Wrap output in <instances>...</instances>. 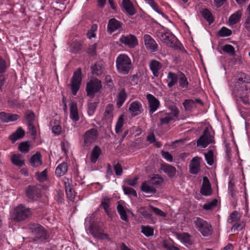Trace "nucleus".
Segmentation results:
<instances>
[{
  "label": "nucleus",
  "instance_id": "f257e3e1",
  "mask_svg": "<svg viewBox=\"0 0 250 250\" xmlns=\"http://www.w3.org/2000/svg\"><path fill=\"white\" fill-rule=\"evenodd\" d=\"M28 229L34 236L33 238L34 242L42 243L49 237L47 231L39 224L30 223L28 225Z\"/></svg>",
  "mask_w": 250,
  "mask_h": 250
},
{
  "label": "nucleus",
  "instance_id": "f03ea898",
  "mask_svg": "<svg viewBox=\"0 0 250 250\" xmlns=\"http://www.w3.org/2000/svg\"><path fill=\"white\" fill-rule=\"evenodd\" d=\"M130 58L125 54H120L116 60V66L118 72L123 75L128 74L132 68Z\"/></svg>",
  "mask_w": 250,
  "mask_h": 250
},
{
  "label": "nucleus",
  "instance_id": "7ed1b4c3",
  "mask_svg": "<svg viewBox=\"0 0 250 250\" xmlns=\"http://www.w3.org/2000/svg\"><path fill=\"white\" fill-rule=\"evenodd\" d=\"M32 213L29 208L20 205L16 207L11 215V219L16 222L25 220L31 216Z\"/></svg>",
  "mask_w": 250,
  "mask_h": 250
},
{
  "label": "nucleus",
  "instance_id": "20e7f679",
  "mask_svg": "<svg viewBox=\"0 0 250 250\" xmlns=\"http://www.w3.org/2000/svg\"><path fill=\"white\" fill-rule=\"evenodd\" d=\"M193 223L196 228L199 231L203 236L208 237L212 233V229L210 224L207 221L200 217L194 218Z\"/></svg>",
  "mask_w": 250,
  "mask_h": 250
},
{
  "label": "nucleus",
  "instance_id": "39448f33",
  "mask_svg": "<svg viewBox=\"0 0 250 250\" xmlns=\"http://www.w3.org/2000/svg\"><path fill=\"white\" fill-rule=\"evenodd\" d=\"M234 89L237 92L247 91V84L250 83V77L244 73H239L236 76Z\"/></svg>",
  "mask_w": 250,
  "mask_h": 250
},
{
  "label": "nucleus",
  "instance_id": "423d86ee",
  "mask_svg": "<svg viewBox=\"0 0 250 250\" xmlns=\"http://www.w3.org/2000/svg\"><path fill=\"white\" fill-rule=\"evenodd\" d=\"M98 136V131L95 128L87 130L83 136L84 148H89L91 144L97 141Z\"/></svg>",
  "mask_w": 250,
  "mask_h": 250
},
{
  "label": "nucleus",
  "instance_id": "0eeeda50",
  "mask_svg": "<svg viewBox=\"0 0 250 250\" xmlns=\"http://www.w3.org/2000/svg\"><path fill=\"white\" fill-rule=\"evenodd\" d=\"M102 87L101 81L97 79L90 81L86 85L87 95L91 98H93L95 94L99 92Z\"/></svg>",
  "mask_w": 250,
  "mask_h": 250
},
{
  "label": "nucleus",
  "instance_id": "6e6552de",
  "mask_svg": "<svg viewBox=\"0 0 250 250\" xmlns=\"http://www.w3.org/2000/svg\"><path fill=\"white\" fill-rule=\"evenodd\" d=\"M82 71L81 68H78L73 74L71 78V88L72 93L73 95H76L78 91L79 90L82 81Z\"/></svg>",
  "mask_w": 250,
  "mask_h": 250
},
{
  "label": "nucleus",
  "instance_id": "1a4fd4ad",
  "mask_svg": "<svg viewBox=\"0 0 250 250\" xmlns=\"http://www.w3.org/2000/svg\"><path fill=\"white\" fill-rule=\"evenodd\" d=\"M156 35L158 38L167 45L170 47L174 46L175 38L171 33L160 30L157 31Z\"/></svg>",
  "mask_w": 250,
  "mask_h": 250
},
{
  "label": "nucleus",
  "instance_id": "9d476101",
  "mask_svg": "<svg viewBox=\"0 0 250 250\" xmlns=\"http://www.w3.org/2000/svg\"><path fill=\"white\" fill-rule=\"evenodd\" d=\"M119 41L122 43L131 48H134L138 44L137 38L132 34L123 35L120 37Z\"/></svg>",
  "mask_w": 250,
  "mask_h": 250
},
{
  "label": "nucleus",
  "instance_id": "9b49d317",
  "mask_svg": "<svg viewBox=\"0 0 250 250\" xmlns=\"http://www.w3.org/2000/svg\"><path fill=\"white\" fill-rule=\"evenodd\" d=\"M114 110V108L112 104H109L106 106L102 119V123L104 125H111L112 123Z\"/></svg>",
  "mask_w": 250,
  "mask_h": 250
},
{
  "label": "nucleus",
  "instance_id": "f8f14e48",
  "mask_svg": "<svg viewBox=\"0 0 250 250\" xmlns=\"http://www.w3.org/2000/svg\"><path fill=\"white\" fill-rule=\"evenodd\" d=\"M26 196L29 199L36 200L41 196V189L37 186H29L26 189Z\"/></svg>",
  "mask_w": 250,
  "mask_h": 250
},
{
  "label": "nucleus",
  "instance_id": "ddd939ff",
  "mask_svg": "<svg viewBox=\"0 0 250 250\" xmlns=\"http://www.w3.org/2000/svg\"><path fill=\"white\" fill-rule=\"evenodd\" d=\"M196 103L201 105H203V102L199 99L197 98L195 100L192 99H186L183 103V105L186 111L191 112L193 109L196 108Z\"/></svg>",
  "mask_w": 250,
  "mask_h": 250
},
{
  "label": "nucleus",
  "instance_id": "4468645a",
  "mask_svg": "<svg viewBox=\"0 0 250 250\" xmlns=\"http://www.w3.org/2000/svg\"><path fill=\"white\" fill-rule=\"evenodd\" d=\"M145 45L146 49L151 52H156L158 50V44L148 34L144 36Z\"/></svg>",
  "mask_w": 250,
  "mask_h": 250
},
{
  "label": "nucleus",
  "instance_id": "2eb2a0df",
  "mask_svg": "<svg viewBox=\"0 0 250 250\" xmlns=\"http://www.w3.org/2000/svg\"><path fill=\"white\" fill-rule=\"evenodd\" d=\"M128 110L130 112L131 116L135 117L141 114L143 111V109L141 103L136 101L131 103Z\"/></svg>",
  "mask_w": 250,
  "mask_h": 250
},
{
  "label": "nucleus",
  "instance_id": "dca6fc26",
  "mask_svg": "<svg viewBox=\"0 0 250 250\" xmlns=\"http://www.w3.org/2000/svg\"><path fill=\"white\" fill-rule=\"evenodd\" d=\"M146 98L148 102L149 113L151 114L158 108L160 104L159 101L156 97L150 94H147Z\"/></svg>",
  "mask_w": 250,
  "mask_h": 250
},
{
  "label": "nucleus",
  "instance_id": "f3484780",
  "mask_svg": "<svg viewBox=\"0 0 250 250\" xmlns=\"http://www.w3.org/2000/svg\"><path fill=\"white\" fill-rule=\"evenodd\" d=\"M122 25L123 23L116 19H111L108 21L107 31L112 33L117 30H122Z\"/></svg>",
  "mask_w": 250,
  "mask_h": 250
},
{
  "label": "nucleus",
  "instance_id": "a211bd4d",
  "mask_svg": "<svg viewBox=\"0 0 250 250\" xmlns=\"http://www.w3.org/2000/svg\"><path fill=\"white\" fill-rule=\"evenodd\" d=\"M200 160L199 157H194L189 165V172L193 174H197L200 170Z\"/></svg>",
  "mask_w": 250,
  "mask_h": 250
},
{
  "label": "nucleus",
  "instance_id": "6ab92c4d",
  "mask_svg": "<svg viewBox=\"0 0 250 250\" xmlns=\"http://www.w3.org/2000/svg\"><path fill=\"white\" fill-rule=\"evenodd\" d=\"M161 169L167 174L170 178H172L176 176L177 170L172 166L165 163L161 166Z\"/></svg>",
  "mask_w": 250,
  "mask_h": 250
},
{
  "label": "nucleus",
  "instance_id": "aec40b11",
  "mask_svg": "<svg viewBox=\"0 0 250 250\" xmlns=\"http://www.w3.org/2000/svg\"><path fill=\"white\" fill-rule=\"evenodd\" d=\"M149 66L153 75L158 77L160 75V70L162 67V63L155 60H152L150 62Z\"/></svg>",
  "mask_w": 250,
  "mask_h": 250
},
{
  "label": "nucleus",
  "instance_id": "412c9836",
  "mask_svg": "<svg viewBox=\"0 0 250 250\" xmlns=\"http://www.w3.org/2000/svg\"><path fill=\"white\" fill-rule=\"evenodd\" d=\"M200 192L204 196H209L211 194V188L210 183L207 177H203V182L201 188Z\"/></svg>",
  "mask_w": 250,
  "mask_h": 250
},
{
  "label": "nucleus",
  "instance_id": "4be33fe9",
  "mask_svg": "<svg viewBox=\"0 0 250 250\" xmlns=\"http://www.w3.org/2000/svg\"><path fill=\"white\" fill-rule=\"evenodd\" d=\"M141 188L143 192L146 193L155 194L157 192L156 188L150 184L148 180L143 182Z\"/></svg>",
  "mask_w": 250,
  "mask_h": 250
},
{
  "label": "nucleus",
  "instance_id": "5701e85b",
  "mask_svg": "<svg viewBox=\"0 0 250 250\" xmlns=\"http://www.w3.org/2000/svg\"><path fill=\"white\" fill-rule=\"evenodd\" d=\"M29 162L32 167H37L42 164V157L40 152H36L30 158Z\"/></svg>",
  "mask_w": 250,
  "mask_h": 250
},
{
  "label": "nucleus",
  "instance_id": "b1692460",
  "mask_svg": "<svg viewBox=\"0 0 250 250\" xmlns=\"http://www.w3.org/2000/svg\"><path fill=\"white\" fill-rule=\"evenodd\" d=\"M158 116L160 118V121L162 124H167L174 120V117L171 114L167 113L164 111L159 112Z\"/></svg>",
  "mask_w": 250,
  "mask_h": 250
},
{
  "label": "nucleus",
  "instance_id": "393cba45",
  "mask_svg": "<svg viewBox=\"0 0 250 250\" xmlns=\"http://www.w3.org/2000/svg\"><path fill=\"white\" fill-rule=\"evenodd\" d=\"M70 117L74 121H77L79 119L77 104L74 101H72L70 103Z\"/></svg>",
  "mask_w": 250,
  "mask_h": 250
},
{
  "label": "nucleus",
  "instance_id": "a878e982",
  "mask_svg": "<svg viewBox=\"0 0 250 250\" xmlns=\"http://www.w3.org/2000/svg\"><path fill=\"white\" fill-rule=\"evenodd\" d=\"M111 198L108 196H105L102 199L100 207H103L106 214L111 217L112 214L110 211V202Z\"/></svg>",
  "mask_w": 250,
  "mask_h": 250
},
{
  "label": "nucleus",
  "instance_id": "bb28decb",
  "mask_svg": "<svg viewBox=\"0 0 250 250\" xmlns=\"http://www.w3.org/2000/svg\"><path fill=\"white\" fill-rule=\"evenodd\" d=\"M101 153L102 150L101 148L97 145L95 146L90 154V162L93 164H95L97 161Z\"/></svg>",
  "mask_w": 250,
  "mask_h": 250
},
{
  "label": "nucleus",
  "instance_id": "cd10ccee",
  "mask_svg": "<svg viewBox=\"0 0 250 250\" xmlns=\"http://www.w3.org/2000/svg\"><path fill=\"white\" fill-rule=\"evenodd\" d=\"M123 5L125 11L130 16L135 14V10L130 0H123Z\"/></svg>",
  "mask_w": 250,
  "mask_h": 250
},
{
  "label": "nucleus",
  "instance_id": "c85d7f7f",
  "mask_svg": "<svg viewBox=\"0 0 250 250\" xmlns=\"http://www.w3.org/2000/svg\"><path fill=\"white\" fill-rule=\"evenodd\" d=\"M68 166L66 163L62 162L59 164L55 170V173L58 177L62 176L65 174L67 171Z\"/></svg>",
  "mask_w": 250,
  "mask_h": 250
},
{
  "label": "nucleus",
  "instance_id": "c756f323",
  "mask_svg": "<svg viewBox=\"0 0 250 250\" xmlns=\"http://www.w3.org/2000/svg\"><path fill=\"white\" fill-rule=\"evenodd\" d=\"M242 16V12L237 11L232 14L229 19V23L230 25L237 23L240 20Z\"/></svg>",
  "mask_w": 250,
  "mask_h": 250
},
{
  "label": "nucleus",
  "instance_id": "7c9ffc66",
  "mask_svg": "<svg viewBox=\"0 0 250 250\" xmlns=\"http://www.w3.org/2000/svg\"><path fill=\"white\" fill-rule=\"evenodd\" d=\"M11 160L12 163L17 166L21 167L24 164V160L21 154H13Z\"/></svg>",
  "mask_w": 250,
  "mask_h": 250
},
{
  "label": "nucleus",
  "instance_id": "2f4dec72",
  "mask_svg": "<svg viewBox=\"0 0 250 250\" xmlns=\"http://www.w3.org/2000/svg\"><path fill=\"white\" fill-rule=\"evenodd\" d=\"M103 65L100 62H96L91 66L92 74L96 76H100L103 73Z\"/></svg>",
  "mask_w": 250,
  "mask_h": 250
},
{
  "label": "nucleus",
  "instance_id": "473e14b6",
  "mask_svg": "<svg viewBox=\"0 0 250 250\" xmlns=\"http://www.w3.org/2000/svg\"><path fill=\"white\" fill-rule=\"evenodd\" d=\"M179 76L174 73L169 72L167 75V85L169 87H171L174 85L177 82Z\"/></svg>",
  "mask_w": 250,
  "mask_h": 250
},
{
  "label": "nucleus",
  "instance_id": "72a5a7b5",
  "mask_svg": "<svg viewBox=\"0 0 250 250\" xmlns=\"http://www.w3.org/2000/svg\"><path fill=\"white\" fill-rule=\"evenodd\" d=\"M24 134V130L21 127H19L15 132L12 133L10 136L9 138L14 143L17 140L22 138Z\"/></svg>",
  "mask_w": 250,
  "mask_h": 250
},
{
  "label": "nucleus",
  "instance_id": "f704fd0d",
  "mask_svg": "<svg viewBox=\"0 0 250 250\" xmlns=\"http://www.w3.org/2000/svg\"><path fill=\"white\" fill-rule=\"evenodd\" d=\"M24 134V130L21 127H19L15 132L12 133L10 136L9 138L14 143L17 140L22 138Z\"/></svg>",
  "mask_w": 250,
  "mask_h": 250
},
{
  "label": "nucleus",
  "instance_id": "c9c22d12",
  "mask_svg": "<svg viewBox=\"0 0 250 250\" xmlns=\"http://www.w3.org/2000/svg\"><path fill=\"white\" fill-rule=\"evenodd\" d=\"M127 97L124 88H123L118 94L117 105L120 108L124 104Z\"/></svg>",
  "mask_w": 250,
  "mask_h": 250
},
{
  "label": "nucleus",
  "instance_id": "e433bc0d",
  "mask_svg": "<svg viewBox=\"0 0 250 250\" xmlns=\"http://www.w3.org/2000/svg\"><path fill=\"white\" fill-rule=\"evenodd\" d=\"M65 192L67 195V198L70 201H73L75 197V191L71 187V186L69 184L66 185V183L65 182Z\"/></svg>",
  "mask_w": 250,
  "mask_h": 250
},
{
  "label": "nucleus",
  "instance_id": "4c0bfd02",
  "mask_svg": "<svg viewBox=\"0 0 250 250\" xmlns=\"http://www.w3.org/2000/svg\"><path fill=\"white\" fill-rule=\"evenodd\" d=\"M117 210L120 215L121 219L125 222H128V219L126 211L125 210L123 206L120 204L119 202H118V204L117 207Z\"/></svg>",
  "mask_w": 250,
  "mask_h": 250
},
{
  "label": "nucleus",
  "instance_id": "58836bf2",
  "mask_svg": "<svg viewBox=\"0 0 250 250\" xmlns=\"http://www.w3.org/2000/svg\"><path fill=\"white\" fill-rule=\"evenodd\" d=\"M211 143V141L209 138H206L201 135L197 141V146H201L203 148L206 147L208 145Z\"/></svg>",
  "mask_w": 250,
  "mask_h": 250
},
{
  "label": "nucleus",
  "instance_id": "ea45409f",
  "mask_svg": "<svg viewBox=\"0 0 250 250\" xmlns=\"http://www.w3.org/2000/svg\"><path fill=\"white\" fill-rule=\"evenodd\" d=\"M201 15L209 24L212 23L214 21L212 14L208 9H203Z\"/></svg>",
  "mask_w": 250,
  "mask_h": 250
},
{
  "label": "nucleus",
  "instance_id": "a19ab883",
  "mask_svg": "<svg viewBox=\"0 0 250 250\" xmlns=\"http://www.w3.org/2000/svg\"><path fill=\"white\" fill-rule=\"evenodd\" d=\"M148 181L153 186L154 185H161L163 181V178L158 174L153 175Z\"/></svg>",
  "mask_w": 250,
  "mask_h": 250
},
{
  "label": "nucleus",
  "instance_id": "79ce46f5",
  "mask_svg": "<svg viewBox=\"0 0 250 250\" xmlns=\"http://www.w3.org/2000/svg\"><path fill=\"white\" fill-rule=\"evenodd\" d=\"M179 83L181 87L188 88V83L186 76L183 73H181L179 75Z\"/></svg>",
  "mask_w": 250,
  "mask_h": 250
},
{
  "label": "nucleus",
  "instance_id": "37998d69",
  "mask_svg": "<svg viewBox=\"0 0 250 250\" xmlns=\"http://www.w3.org/2000/svg\"><path fill=\"white\" fill-rule=\"evenodd\" d=\"M140 214L146 219L152 221L153 218L152 215L148 211L145 207H141L139 209Z\"/></svg>",
  "mask_w": 250,
  "mask_h": 250
},
{
  "label": "nucleus",
  "instance_id": "c03bdc74",
  "mask_svg": "<svg viewBox=\"0 0 250 250\" xmlns=\"http://www.w3.org/2000/svg\"><path fill=\"white\" fill-rule=\"evenodd\" d=\"M35 115L31 110H28L25 113V118L28 122V125H32L34 121Z\"/></svg>",
  "mask_w": 250,
  "mask_h": 250
},
{
  "label": "nucleus",
  "instance_id": "a18cd8bd",
  "mask_svg": "<svg viewBox=\"0 0 250 250\" xmlns=\"http://www.w3.org/2000/svg\"><path fill=\"white\" fill-rule=\"evenodd\" d=\"M205 157L208 164L212 166L214 162L213 151L209 150L207 153H205Z\"/></svg>",
  "mask_w": 250,
  "mask_h": 250
},
{
  "label": "nucleus",
  "instance_id": "49530a36",
  "mask_svg": "<svg viewBox=\"0 0 250 250\" xmlns=\"http://www.w3.org/2000/svg\"><path fill=\"white\" fill-rule=\"evenodd\" d=\"M145 1L149 4L156 12L161 14L164 17L167 18V16H166L162 11H160L158 8L157 4L153 0H145Z\"/></svg>",
  "mask_w": 250,
  "mask_h": 250
},
{
  "label": "nucleus",
  "instance_id": "de8ad7c7",
  "mask_svg": "<svg viewBox=\"0 0 250 250\" xmlns=\"http://www.w3.org/2000/svg\"><path fill=\"white\" fill-rule=\"evenodd\" d=\"M123 188L125 194L129 196H133L134 197H136L137 196L136 190L133 188L128 187H123Z\"/></svg>",
  "mask_w": 250,
  "mask_h": 250
},
{
  "label": "nucleus",
  "instance_id": "09e8293b",
  "mask_svg": "<svg viewBox=\"0 0 250 250\" xmlns=\"http://www.w3.org/2000/svg\"><path fill=\"white\" fill-rule=\"evenodd\" d=\"M232 33L231 30L225 27H222L220 30L218 32V35L219 37H228Z\"/></svg>",
  "mask_w": 250,
  "mask_h": 250
},
{
  "label": "nucleus",
  "instance_id": "8fccbe9b",
  "mask_svg": "<svg viewBox=\"0 0 250 250\" xmlns=\"http://www.w3.org/2000/svg\"><path fill=\"white\" fill-rule=\"evenodd\" d=\"M142 232L146 236H151L153 235V229L149 226H142Z\"/></svg>",
  "mask_w": 250,
  "mask_h": 250
},
{
  "label": "nucleus",
  "instance_id": "3c124183",
  "mask_svg": "<svg viewBox=\"0 0 250 250\" xmlns=\"http://www.w3.org/2000/svg\"><path fill=\"white\" fill-rule=\"evenodd\" d=\"M179 239H181L184 243L190 244V235L188 233H183L178 235Z\"/></svg>",
  "mask_w": 250,
  "mask_h": 250
},
{
  "label": "nucleus",
  "instance_id": "603ef678",
  "mask_svg": "<svg viewBox=\"0 0 250 250\" xmlns=\"http://www.w3.org/2000/svg\"><path fill=\"white\" fill-rule=\"evenodd\" d=\"M222 50L229 54L230 56H234L235 50L233 46L230 44H226L222 47Z\"/></svg>",
  "mask_w": 250,
  "mask_h": 250
},
{
  "label": "nucleus",
  "instance_id": "864d4df0",
  "mask_svg": "<svg viewBox=\"0 0 250 250\" xmlns=\"http://www.w3.org/2000/svg\"><path fill=\"white\" fill-rule=\"evenodd\" d=\"M30 144L28 142L21 143L19 146V149L23 153H27L29 150Z\"/></svg>",
  "mask_w": 250,
  "mask_h": 250
},
{
  "label": "nucleus",
  "instance_id": "5fc2aeb1",
  "mask_svg": "<svg viewBox=\"0 0 250 250\" xmlns=\"http://www.w3.org/2000/svg\"><path fill=\"white\" fill-rule=\"evenodd\" d=\"M149 208L152 211L158 216L161 217H166L167 216V214L165 212L156 207H154L152 205H149Z\"/></svg>",
  "mask_w": 250,
  "mask_h": 250
},
{
  "label": "nucleus",
  "instance_id": "6e6d98bb",
  "mask_svg": "<svg viewBox=\"0 0 250 250\" xmlns=\"http://www.w3.org/2000/svg\"><path fill=\"white\" fill-rule=\"evenodd\" d=\"M38 180L40 182H44L47 180V170L45 169L41 172L37 173Z\"/></svg>",
  "mask_w": 250,
  "mask_h": 250
},
{
  "label": "nucleus",
  "instance_id": "4d7b16f0",
  "mask_svg": "<svg viewBox=\"0 0 250 250\" xmlns=\"http://www.w3.org/2000/svg\"><path fill=\"white\" fill-rule=\"evenodd\" d=\"M239 213L237 211H234L230 214L228 220L229 223H232L233 222L237 221L238 217V215Z\"/></svg>",
  "mask_w": 250,
  "mask_h": 250
},
{
  "label": "nucleus",
  "instance_id": "13d9d810",
  "mask_svg": "<svg viewBox=\"0 0 250 250\" xmlns=\"http://www.w3.org/2000/svg\"><path fill=\"white\" fill-rule=\"evenodd\" d=\"M217 204V200L216 199H213L211 202L205 204L203 206V208L205 210H210L216 207Z\"/></svg>",
  "mask_w": 250,
  "mask_h": 250
},
{
  "label": "nucleus",
  "instance_id": "bf43d9fd",
  "mask_svg": "<svg viewBox=\"0 0 250 250\" xmlns=\"http://www.w3.org/2000/svg\"><path fill=\"white\" fill-rule=\"evenodd\" d=\"M97 107V103L93 102L88 104L87 113L89 116L92 115Z\"/></svg>",
  "mask_w": 250,
  "mask_h": 250
},
{
  "label": "nucleus",
  "instance_id": "052dcab7",
  "mask_svg": "<svg viewBox=\"0 0 250 250\" xmlns=\"http://www.w3.org/2000/svg\"><path fill=\"white\" fill-rule=\"evenodd\" d=\"M229 192L232 197H234L236 195L235 186L231 181L229 183Z\"/></svg>",
  "mask_w": 250,
  "mask_h": 250
},
{
  "label": "nucleus",
  "instance_id": "680f3d73",
  "mask_svg": "<svg viewBox=\"0 0 250 250\" xmlns=\"http://www.w3.org/2000/svg\"><path fill=\"white\" fill-rule=\"evenodd\" d=\"M244 226L245 224L243 222H237L231 227V230H233L234 232L241 230Z\"/></svg>",
  "mask_w": 250,
  "mask_h": 250
},
{
  "label": "nucleus",
  "instance_id": "e2e57ef3",
  "mask_svg": "<svg viewBox=\"0 0 250 250\" xmlns=\"http://www.w3.org/2000/svg\"><path fill=\"white\" fill-rule=\"evenodd\" d=\"M244 28L248 32V36L250 37V17L247 16L243 24Z\"/></svg>",
  "mask_w": 250,
  "mask_h": 250
},
{
  "label": "nucleus",
  "instance_id": "0e129e2a",
  "mask_svg": "<svg viewBox=\"0 0 250 250\" xmlns=\"http://www.w3.org/2000/svg\"><path fill=\"white\" fill-rule=\"evenodd\" d=\"M114 170L117 176H121L123 173V168L121 165L119 163L114 166Z\"/></svg>",
  "mask_w": 250,
  "mask_h": 250
},
{
  "label": "nucleus",
  "instance_id": "69168bd1",
  "mask_svg": "<svg viewBox=\"0 0 250 250\" xmlns=\"http://www.w3.org/2000/svg\"><path fill=\"white\" fill-rule=\"evenodd\" d=\"M169 109L170 110L169 113L171 114L174 117H177L179 113V110L177 106L174 105L169 106Z\"/></svg>",
  "mask_w": 250,
  "mask_h": 250
},
{
  "label": "nucleus",
  "instance_id": "338daca9",
  "mask_svg": "<svg viewBox=\"0 0 250 250\" xmlns=\"http://www.w3.org/2000/svg\"><path fill=\"white\" fill-rule=\"evenodd\" d=\"M162 155L164 158L169 162H172L173 160L172 155L168 151H162Z\"/></svg>",
  "mask_w": 250,
  "mask_h": 250
},
{
  "label": "nucleus",
  "instance_id": "774afa93",
  "mask_svg": "<svg viewBox=\"0 0 250 250\" xmlns=\"http://www.w3.org/2000/svg\"><path fill=\"white\" fill-rule=\"evenodd\" d=\"M96 47L97 45L96 43L89 46L87 50V53L91 56L95 55L96 52Z\"/></svg>",
  "mask_w": 250,
  "mask_h": 250
}]
</instances>
